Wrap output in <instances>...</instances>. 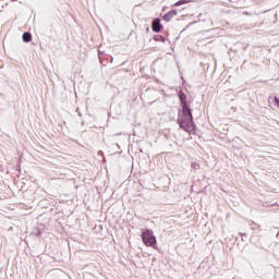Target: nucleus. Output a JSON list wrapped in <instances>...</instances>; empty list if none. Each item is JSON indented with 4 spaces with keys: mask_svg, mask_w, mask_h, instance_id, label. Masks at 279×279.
<instances>
[{
    "mask_svg": "<svg viewBox=\"0 0 279 279\" xmlns=\"http://www.w3.org/2000/svg\"><path fill=\"white\" fill-rule=\"evenodd\" d=\"M142 241L147 247H154V245H156V236L154 235V231L146 229L142 233Z\"/></svg>",
    "mask_w": 279,
    "mask_h": 279,
    "instance_id": "obj_2",
    "label": "nucleus"
},
{
    "mask_svg": "<svg viewBox=\"0 0 279 279\" xmlns=\"http://www.w3.org/2000/svg\"><path fill=\"white\" fill-rule=\"evenodd\" d=\"M175 11H171L168 15H165V19H167L168 16H175Z\"/></svg>",
    "mask_w": 279,
    "mask_h": 279,
    "instance_id": "obj_5",
    "label": "nucleus"
},
{
    "mask_svg": "<svg viewBox=\"0 0 279 279\" xmlns=\"http://www.w3.org/2000/svg\"><path fill=\"white\" fill-rule=\"evenodd\" d=\"M22 38H23L24 43H29L32 40V35L29 33H24L22 35Z\"/></svg>",
    "mask_w": 279,
    "mask_h": 279,
    "instance_id": "obj_4",
    "label": "nucleus"
},
{
    "mask_svg": "<svg viewBox=\"0 0 279 279\" xmlns=\"http://www.w3.org/2000/svg\"><path fill=\"white\" fill-rule=\"evenodd\" d=\"M182 111L179 113L178 123L184 132L191 134V132L195 131V122H193V113H191V109L189 108V104L186 102V95L184 93H180L179 95Z\"/></svg>",
    "mask_w": 279,
    "mask_h": 279,
    "instance_id": "obj_1",
    "label": "nucleus"
},
{
    "mask_svg": "<svg viewBox=\"0 0 279 279\" xmlns=\"http://www.w3.org/2000/svg\"><path fill=\"white\" fill-rule=\"evenodd\" d=\"M192 168L193 169H199V165L198 163H192Z\"/></svg>",
    "mask_w": 279,
    "mask_h": 279,
    "instance_id": "obj_6",
    "label": "nucleus"
},
{
    "mask_svg": "<svg viewBox=\"0 0 279 279\" xmlns=\"http://www.w3.org/2000/svg\"><path fill=\"white\" fill-rule=\"evenodd\" d=\"M162 26H160V19H156L154 22H153V32H160Z\"/></svg>",
    "mask_w": 279,
    "mask_h": 279,
    "instance_id": "obj_3",
    "label": "nucleus"
},
{
    "mask_svg": "<svg viewBox=\"0 0 279 279\" xmlns=\"http://www.w3.org/2000/svg\"><path fill=\"white\" fill-rule=\"evenodd\" d=\"M182 3H184V2L179 1V2L175 3V5H182Z\"/></svg>",
    "mask_w": 279,
    "mask_h": 279,
    "instance_id": "obj_7",
    "label": "nucleus"
}]
</instances>
